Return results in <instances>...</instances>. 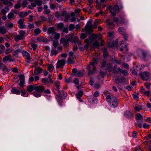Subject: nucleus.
I'll use <instances>...</instances> for the list:
<instances>
[{
  "label": "nucleus",
  "mask_w": 151,
  "mask_h": 151,
  "mask_svg": "<svg viewBox=\"0 0 151 151\" xmlns=\"http://www.w3.org/2000/svg\"><path fill=\"white\" fill-rule=\"evenodd\" d=\"M106 99L112 107L114 108L118 105L117 99L115 97L108 95L106 97Z\"/></svg>",
  "instance_id": "obj_1"
},
{
  "label": "nucleus",
  "mask_w": 151,
  "mask_h": 151,
  "mask_svg": "<svg viewBox=\"0 0 151 151\" xmlns=\"http://www.w3.org/2000/svg\"><path fill=\"white\" fill-rule=\"evenodd\" d=\"M86 68L88 70V74L91 75L95 73L96 67L92 64L91 62H90L89 64L87 66Z\"/></svg>",
  "instance_id": "obj_2"
},
{
  "label": "nucleus",
  "mask_w": 151,
  "mask_h": 151,
  "mask_svg": "<svg viewBox=\"0 0 151 151\" xmlns=\"http://www.w3.org/2000/svg\"><path fill=\"white\" fill-rule=\"evenodd\" d=\"M69 57L67 61V63L69 64H73L75 63L74 60L75 56L74 55V53L72 51H69L68 53Z\"/></svg>",
  "instance_id": "obj_3"
},
{
  "label": "nucleus",
  "mask_w": 151,
  "mask_h": 151,
  "mask_svg": "<svg viewBox=\"0 0 151 151\" xmlns=\"http://www.w3.org/2000/svg\"><path fill=\"white\" fill-rule=\"evenodd\" d=\"M141 58L145 61H147L150 59L151 56L147 51L142 50L141 51Z\"/></svg>",
  "instance_id": "obj_4"
},
{
  "label": "nucleus",
  "mask_w": 151,
  "mask_h": 151,
  "mask_svg": "<svg viewBox=\"0 0 151 151\" xmlns=\"http://www.w3.org/2000/svg\"><path fill=\"white\" fill-rule=\"evenodd\" d=\"M139 76L142 80L147 81L149 79L150 74L146 71L144 72H141L139 73Z\"/></svg>",
  "instance_id": "obj_5"
},
{
  "label": "nucleus",
  "mask_w": 151,
  "mask_h": 151,
  "mask_svg": "<svg viewBox=\"0 0 151 151\" xmlns=\"http://www.w3.org/2000/svg\"><path fill=\"white\" fill-rule=\"evenodd\" d=\"M113 21L117 24H123L125 22L124 17L122 15H119L118 17H114Z\"/></svg>",
  "instance_id": "obj_6"
},
{
  "label": "nucleus",
  "mask_w": 151,
  "mask_h": 151,
  "mask_svg": "<svg viewBox=\"0 0 151 151\" xmlns=\"http://www.w3.org/2000/svg\"><path fill=\"white\" fill-rule=\"evenodd\" d=\"M66 61L65 59L59 60L56 64V68H62L65 65Z\"/></svg>",
  "instance_id": "obj_7"
},
{
  "label": "nucleus",
  "mask_w": 151,
  "mask_h": 151,
  "mask_svg": "<svg viewBox=\"0 0 151 151\" xmlns=\"http://www.w3.org/2000/svg\"><path fill=\"white\" fill-rule=\"evenodd\" d=\"M110 11L112 15L115 16L116 14L118 13L119 12V6L117 5H115L112 8L110 9Z\"/></svg>",
  "instance_id": "obj_8"
},
{
  "label": "nucleus",
  "mask_w": 151,
  "mask_h": 151,
  "mask_svg": "<svg viewBox=\"0 0 151 151\" xmlns=\"http://www.w3.org/2000/svg\"><path fill=\"white\" fill-rule=\"evenodd\" d=\"M22 55L25 59V61L27 63H29L30 61V55L28 52L26 51L22 52Z\"/></svg>",
  "instance_id": "obj_9"
},
{
  "label": "nucleus",
  "mask_w": 151,
  "mask_h": 151,
  "mask_svg": "<svg viewBox=\"0 0 151 151\" xmlns=\"http://www.w3.org/2000/svg\"><path fill=\"white\" fill-rule=\"evenodd\" d=\"M45 89V88L43 86H36L35 85L34 90L40 93H42Z\"/></svg>",
  "instance_id": "obj_10"
},
{
  "label": "nucleus",
  "mask_w": 151,
  "mask_h": 151,
  "mask_svg": "<svg viewBox=\"0 0 151 151\" xmlns=\"http://www.w3.org/2000/svg\"><path fill=\"white\" fill-rule=\"evenodd\" d=\"M108 47H117L118 46L117 42L116 41H107Z\"/></svg>",
  "instance_id": "obj_11"
},
{
  "label": "nucleus",
  "mask_w": 151,
  "mask_h": 151,
  "mask_svg": "<svg viewBox=\"0 0 151 151\" xmlns=\"http://www.w3.org/2000/svg\"><path fill=\"white\" fill-rule=\"evenodd\" d=\"M42 71L43 70L39 66H37L35 68V69L33 75H38L39 74L41 73Z\"/></svg>",
  "instance_id": "obj_12"
},
{
  "label": "nucleus",
  "mask_w": 151,
  "mask_h": 151,
  "mask_svg": "<svg viewBox=\"0 0 151 151\" xmlns=\"http://www.w3.org/2000/svg\"><path fill=\"white\" fill-rule=\"evenodd\" d=\"M107 73V71L106 68L103 69L101 68V71L98 77L99 78H103Z\"/></svg>",
  "instance_id": "obj_13"
},
{
  "label": "nucleus",
  "mask_w": 151,
  "mask_h": 151,
  "mask_svg": "<svg viewBox=\"0 0 151 151\" xmlns=\"http://www.w3.org/2000/svg\"><path fill=\"white\" fill-rule=\"evenodd\" d=\"M42 82L45 85L49 86V83H53V81L52 80L48 79L47 78H42Z\"/></svg>",
  "instance_id": "obj_14"
},
{
  "label": "nucleus",
  "mask_w": 151,
  "mask_h": 151,
  "mask_svg": "<svg viewBox=\"0 0 151 151\" xmlns=\"http://www.w3.org/2000/svg\"><path fill=\"white\" fill-rule=\"evenodd\" d=\"M60 44H63V46H67L69 45V42L65 38H62L60 40Z\"/></svg>",
  "instance_id": "obj_15"
},
{
  "label": "nucleus",
  "mask_w": 151,
  "mask_h": 151,
  "mask_svg": "<svg viewBox=\"0 0 151 151\" xmlns=\"http://www.w3.org/2000/svg\"><path fill=\"white\" fill-rule=\"evenodd\" d=\"M56 29L53 27H50L48 28L47 33L49 35H53L55 33Z\"/></svg>",
  "instance_id": "obj_16"
},
{
  "label": "nucleus",
  "mask_w": 151,
  "mask_h": 151,
  "mask_svg": "<svg viewBox=\"0 0 151 151\" xmlns=\"http://www.w3.org/2000/svg\"><path fill=\"white\" fill-rule=\"evenodd\" d=\"M125 78L123 77H118L115 79V81L116 83H122L125 81Z\"/></svg>",
  "instance_id": "obj_17"
},
{
  "label": "nucleus",
  "mask_w": 151,
  "mask_h": 151,
  "mask_svg": "<svg viewBox=\"0 0 151 151\" xmlns=\"http://www.w3.org/2000/svg\"><path fill=\"white\" fill-rule=\"evenodd\" d=\"M92 20L89 19L88 21L87 22L86 25L87 28L89 29V31L91 33L92 32L91 30V28H92Z\"/></svg>",
  "instance_id": "obj_18"
},
{
  "label": "nucleus",
  "mask_w": 151,
  "mask_h": 151,
  "mask_svg": "<svg viewBox=\"0 0 151 151\" xmlns=\"http://www.w3.org/2000/svg\"><path fill=\"white\" fill-rule=\"evenodd\" d=\"M60 82L57 81L54 82V83L53 88L56 91H58L60 89Z\"/></svg>",
  "instance_id": "obj_19"
},
{
  "label": "nucleus",
  "mask_w": 151,
  "mask_h": 151,
  "mask_svg": "<svg viewBox=\"0 0 151 151\" xmlns=\"http://www.w3.org/2000/svg\"><path fill=\"white\" fill-rule=\"evenodd\" d=\"M74 36L73 34L72 35H69L65 37V38L68 42L70 41L71 42H74V40H73V37Z\"/></svg>",
  "instance_id": "obj_20"
},
{
  "label": "nucleus",
  "mask_w": 151,
  "mask_h": 151,
  "mask_svg": "<svg viewBox=\"0 0 151 151\" xmlns=\"http://www.w3.org/2000/svg\"><path fill=\"white\" fill-rule=\"evenodd\" d=\"M136 119L137 122H138L139 120H140L141 122H142L143 117L140 114L138 113L136 115Z\"/></svg>",
  "instance_id": "obj_21"
},
{
  "label": "nucleus",
  "mask_w": 151,
  "mask_h": 151,
  "mask_svg": "<svg viewBox=\"0 0 151 151\" xmlns=\"http://www.w3.org/2000/svg\"><path fill=\"white\" fill-rule=\"evenodd\" d=\"M117 70L121 73H122L124 76H126L128 75V73L126 70H122L120 68H118L117 69Z\"/></svg>",
  "instance_id": "obj_22"
},
{
  "label": "nucleus",
  "mask_w": 151,
  "mask_h": 151,
  "mask_svg": "<svg viewBox=\"0 0 151 151\" xmlns=\"http://www.w3.org/2000/svg\"><path fill=\"white\" fill-rule=\"evenodd\" d=\"M11 91L12 93L18 95H19L20 93V91L17 89L15 87L12 88V89Z\"/></svg>",
  "instance_id": "obj_23"
},
{
  "label": "nucleus",
  "mask_w": 151,
  "mask_h": 151,
  "mask_svg": "<svg viewBox=\"0 0 151 151\" xmlns=\"http://www.w3.org/2000/svg\"><path fill=\"white\" fill-rule=\"evenodd\" d=\"M16 17V16L14 14L13 12L12 11L9 13L7 15V17L8 19H15Z\"/></svg>",
  "instance_id": "obj_24"
},
{
  "label": "nucleus",
  "mask_w": 151,
  "mask_h": 151,
  "mask_svg": "<svg viewBox=\"0 0 151 151\" xmlns=\"http://www.w3.org/2000/svg\"><path fill=\"white\" fill-rule=\"evenodd\" d=\"M125 116L128 118H132L133 117V116L131 112L129 111H127L124 112Z\"/></svg>",
  "instance_id": "obj_25"
},
{
  "label": "nucleus",
  "mask_w": 151,
  "mask_h": 151,
  "mask_svg": "<svg viewBox=\"0 0 151 151\" xmlns=\"http://www.w3.org/2000/svg\"><path fill=\"white\" fill-rule=\"evenodd\" d=\"M6 32V28L4 26H0V33L4 34Z\"/></svg>",
  "instance_id": "obj_26"
},
{
  "label": "nucleus",
  "mask_w": 151,
  "mask_h": 151,
  "mask_svg": "<svg viewBox=\"0 0 151 151\" xmlns=\"http://www.w3.org/2000/svg\"><path fill=\"white\" fill-rule=\"evenodd\" d=\"M9 10V9L8 7H5L4 9H2L1 12L3 14L5 15Z\"/></svg>",
  "instance_id": "obj_27"
},
{
  "label": "nucleus",
  "mask_w": 151,
  "mask_h": 151,
  "mask_svg": "<svg viewBox=\"0 0 151 151\" xmlns=\"http://www.w3.org/2000/svg\"><path fill=\"white\" fill-rule=\"evenodd\" d=\"M55 48H52L51 50V55H56L58 53V50H56Z\"/></svg>",
  "instance_id": "obj_28"
},
{
  "label": "nucleus",
  "mask_w": 151,
  "mask_h": 151,
  "mask_svg": "<svg viewBox=\"0 0 151 151\" xmlns=\"http://www.w3.org/2000/svg\"><path fill=\"white\" fill-rule=\"evenodd\" d=\"M35 85H30L27 86V90L29 92H32L34 90Z\"/></svg>",
  "instance_id": "obj_29"
},
{
  "label": "nucleus",
  "mask_w": 151,
  "mask_h": 151,
  "mask_svg": "<svg viewBox=\"0 0 151 151\" xmlns=\"http://www.w3.org/2000/svg\"><path fill=\"white\" fill-rule=\"evenodd\" d=\"M110 20L109 19H107L106 20V22L110 28H112L114 26V24L113 22H110Z\"/></svg>",
  "instance_id": "obj_30"
},
{
  "label": "nucleus",
  "mask_w": 151,
  "mask_h": 151,
  "mask_svg": "<svg viewBox=\"0 0 151 151\" xmlns=\"http://www.w3.org/2000/svg\"><path fill=\"white\" fill-rule=\"evenodd\" d=\"M47 70L49 72H52L54 69V67L52 64H47Z\"/></svg>",
  "instance_id": "obj_31"
},
{
  "label": "nucleus",
  "mask_w": 151,
  "mask_h": 151,
  "mask_svg": "<svg viewBox=\"0 0 151 151\" xmlns=\"http://www.w3.org/2000/svg\"><path fill=\"white\" fill-rule=\"evenodd\" d=\"M119 32L122 35L124 34L126 32V31L124 28L122 27H119L118 29Z\"/></svg>",
  "instance_id": "obj_32"
},
{
  "label": "nucleus",
  "mask_w": 151,
  "mask_h": 151,
  "mask_svg": "<svg viewBox=\"0 0 151 151\" xmlns=\"http://www.w3.org/2000/svg\"><path fill=\"white\" fill-rule=\"evenodd\" d=\"M74 38L75 39V40L74 41V42L75 43L77 44L78 45V46L81 45V41H80L78 40V38L77 37H75Z\"/></svg>",
  "instance_id": "obj_33"
},
{
  "label": "nucleus",
  "mask_w": 151,
  "mask_h": 151,
  "mask_svg": "<svg viewBox=\"0 0 151 151\" xmlns=\"http://www.w3.org/2000/svg\"><path fill=\"white\" fill-rule=\"evenodd\" d=\"M134 109L137 111H139L142 109V106L141 105H137L134 107Z\"/></svg>",
  "instance_id": "obj_34"
},
{
  "label": "nucleus",
  "mask_w": 151,
  "mask_h": 151,
  "mask_svg": "<svg viewBox=\"0 0 151 151\" xmlns=\"http://www.w3.org/2000/svg\"><path fill=\"white\" fill-rule=\"evenodd\" d=\"M106 69L107 71L108 70L109 72H111L112 71V65L110 64H107L106 66Z\"/></svg>",
  "instance_id": "obj_35"
},
{
  "label": "nucleus",
  "mask_w": 151,
  "mask_h": 151,
  "mask_svg": "<svg viewBox=\"0 0 151 151\" xmlns=\"http://www.w3.org/2000/svg\"><path fill=\"white\" fill-rule=\"evenodd\" d=\"M103 49V56L104 57H106L108 56V52L107 51L106 48H104Z\"/></svg>",
  "instance_id": "obj_36"
},
{
  "label": "nucleus",
  "mask_w": 151,
  "mask_h": 151,
  "mask_svg": "<svg viewBox=\"0 0 151 151\" xmlns=\"http://www.w3.org/2000/svg\"><path fill=\"white\" fill-rule=\"evenodd\" d=\"M69 52V50H66L65 53H62L61 54V56L63 58H66L68 56L67 52L68 53Z\"/></svg>",
  "instance_id": "obj_37"
},
{
  "label": "nucleus",
  "mask_w": 151,
  "mask_h": 151,
  "mask_svg": "<svg viewBox=\"0 0 151 151\" xmlns=\"http://www.w3.org/2000/svg\"><path fill=\"white\" fill-rule=\"evenodd\" d=\"M32 93L33 94V95L36 97H40L41 96V93L38 92H33Z\"/></svg>",
  "instance_id": "obj_38"
},
{
  "label": "nucleus",
  "mask_w": 151,
  "mask_h": 151,
  "mask_svg": "<svg viewBox=\"0 0 151 151\" xmlns=\"http://www.w3.org/2000/svg\"><path fill=\"white\" fill-rule=\"evenodd\" d=\"M21 0H19L18 1L17 3L15 4L14 6V8L15 9H18L20 8L21 6V5L20 4Z\"/></svg>",
  "instance_id": "obj_39"
},
{
  "label": "nucleus",
  "mask_w": 151,
  "mask_h": 151,
  "mask_svg": "<svg viewBox=\"0 0 151 151\" xmlns=\"http://www.w3.org/2000/svg\"><path fill=\"white\" fill-rule=\"evenodd\" d=\"M11 57V56L10 55H8L5 56L3 59V62H5L6 61H9L10 58Z\"/></svg>",
  "instance_id": "obj_40"
},
{
  "label": "nucleus",
  "mask_w": 151,
  "mask_h": 151,
  "mask_svg": "<svg viewBox=\"0 0 151 151\" xmlns=\"http://www.w3.org/2000/svg\"><path fill=\"white\" fill-rule=\"evenodd\" d=\"M23 39L19 35H15L14 37V39L16 41L18 42L19 40Z\"/></svg>",
  "instance_id": "obj_41"
},
{
  "label": "nucleus",
  "mask_w": 151,
  "mask_h": 151,
  "mask_svg": "<svg viewBox=\"0 0 151 151\" xmlns=\"http://www.w3.org/2000/svg\"><path fill=\"white\" fill-rule=\"evenodd\" d=\"M28 4L27 1L26 0H24L22 1V6L23 8H24Z\"/></svg>",
  "instance_id": "obj_42"
},
{
  "label": "nucleus",
  "mask_w": 151,
  "mask_h": 151,
  "mask_svg": "<svg viewBox=\"0 0 151 151\" xmlns=\"http://www.w3.org/2000/svg\"><path fill=\"white\" fill-rule=\"evenodd\" d=\"M25 34V32L24 31L20 30L19 31V35L21 36L22 38L24 37V35Z\"/></svg>",
  "instance_id": "obj_43"
},
{
  "label": "nucleus",
  "mask_w": 151,
  "mask_h": 151,
  "mask_svg": "<svg viewBox=\"0 0 151 151\" xmlns=\"http://www.w3.org/2000/svg\"><path fill=\"white\" fill-rule=\"evenodd\" d=\"M19 78L20 79V81H21L22 82H24L25 81V77L24 75L23 74H21L19 76Z\"/></svg>",
  "instance_id": "obj_44"
},
{
  "label": "nucleus",
  "mask_w": 151,
  "mask_h": 151,
  "mask_svg": "<svg viewBox=\"0 0 151 151\" xmlns=\"http://www.w3.org/2000/svg\"><path fill=\"white\" fill-rule=\"evenodd\" d=\"M98 62V59L97 58H93V61H91L92 64L95 66V65L97 64V62Z\"/></svg>",
  "instance_id": "obj_45"
},
{
  "label": "nucleus",
  "mask_w": 151,
  "mask_h": 151,
  "mask_svg": "<svg viewBox=\"0 0 151 151\" xmlns=\"http://www.w3.org/2000/svg\"><path fill=\"white\" fill-rule=\"evenodd\" d=\"M98 62V59L97 58H93V61H91L92 64L95 66V65L97 64V62Z\"/></svg>",
  "instance_id": "obj_46"
},
{
  "label": "nucleus",
  "mask_w": 151,
  "mask_h": 151,
  "mask_svg": "<svg viewBox=\"0 0 151 151\" xmlns=\"http://www.w3.org/2000/svg\"><path fill=\"white\" fill-rule=\"evenodd\" d=\"M14 24L10 22L6 24V27L7 28H11L13 27Z\"/></svg>",
  "instance_id": "obj_47"
},
{
  "label": "nucleus",
  "mask_w": 151,
  "mask_h": 151,
  "mask_svg": "<svg viewBox=\"0 0 151 151\" xmlns=\"http://www.w3.org/2000/svg\"><path fill=\"white\" fill-rule=\"evenodd\" d=\"M64 27V24L62 23H60L57 24L58 28L60 29H62Z\"/></svg>",
  "instance_id": "obj_48"
},
{
  "label": "nucleus",
  "mask_w": 151,
  "mask_h": 151,
  "mask_svg": "<svg viewBox=\"0 0 151 151\" xmlns=\"http://www.w3.org/2000/svg\"><path fill=\"white\" fill-rule=\"evenodd\" d=\"M75 28V26L74 24H71L69 25V28L70 31H72Z\"/></svg>",
  "instance_id": "obj_49"
},
{
  "label": "nucleus",
  "mask_w": 151,
  "mask_h": 151,
  "mask_svg": "<svg viewBox=\"0 0 151 151\" xmlns=\"http://www.w3.org/2000/svg\"><path fill=\"white\" fill-rule=\"evenodd\" d=\"M41 32V30L39 28L35 29L34 30V33L37 35H38Z\"/></svg>",
  "instance_id": "obj_50"
},
{
  "label": "nucleus",
  "mask_w": 151,
  "mask_h": 151,
  "mask_svg": "<svg viewBox=\"0 0 151 151\" xmlns=\"http://www.w3.org/2000/svg\"><path fill=\"white\" fill-rule=\"evenodd\" d=\"M60 37V34L59 33H55V34L54 38L55 40H58Z\"/></svg>",
  "instance_id": "obj_51"
},
{
  "label": "nucleus",
  "mask_w": 151,
  "mask_h": 151,
  "mask_svg": "<svg viewBox=\"0 0 151 151\" xmlns=\"http://www.w3.org/2000/svg\"><path fill=\"white\" fill-rule=\"evenodd\" d=\"M120 46L122 47H127V45H125V43L124 41H122L120 42Z\"/></svg>",
  "instance_id": "obj_52"
},
{
  "label": "nucleus",
  "mask_w": 151,
  "mask_h": 151,
  "mask_svg": "<svg viewBox=\"0 0 151 151\" xmlns=\"http://www.w3.org/2000/svg\"><path fill=\"white\" fill-rule=\"evenodd\" d=\"M35 2L38 6H41L42 4V0H35Z\"/></svg>",
  "instance_id": "obj_53"
},
{
  "label": "nucleus",
  "mask_w": 151,
  "mask_h": 151,
  "mask_svg": "<svg viewBox=\"0 0 151 151\" xmlns=\"http://www.w3.org/2000/svg\"><path fill=\"white\" fill-rule=\"evenodd\" d=\"M83 75L82 73L80 71H78L75 76H77L80 77Z\"/></svg>",
  "instance_id": "obj_54"
},
{
  "label": "nucleus",
  "mask_w": 151,
  "mask_h": 151,
  "mask_svg": "<svg viewBox=\"0 0 151 151\" xmlns=\"http://www.w3.org/2000/svg\"><path fill=\"white\" fill-rule=\"evenodd\" d=\"M114 33L112 32H109L108 33V37L110 38H113L114 37Z\"/></svg>",
  "instance_id": "obj_55"
},
{
  "label": "nucleus",
  "mask_w": 151,
  "mask_h": 151,
  "mask_svg": "<svg viewBox=\"0 0 151 151\" xmlns=\"http://www.w3.org/2000/svg\"><path fill=\"white\" fill-rule=\"evenodd\" d=\"M106 62L105 61H104L102 64V66L101 67V69H105L106 68Z\"/></svg>",
  "instance_id": "obj_56"
},
{
  "label": "nucleus",
  "mask_w": 151,
  "mask_h": 151,
  "mask_svg": "<svg viewBox=\"0 0 151 151\" xmlns=\"http://www.w3.org/2000/svg\"><path fill=\"white\" fill-rule=\"evenodd\" d=\"M83 94V91H78V93L76 94V97L79 96L81 97Z\"/></svg>",
  "instance_id": "obj_57"
},
{
  "label": "nucleus",
  "mask_w": 151,
  "mask_h": 151,
  "mask_svg": "<svg viewBox=\"0 0 151 151\" xmlns=\"http://www.w3.org/2000/svg\"><path fill=\"white\" fill-rule=\"evenodd\" d=\"M65 82L67 83H69L72 82V80L71 78H65Z\"/></svg>",
  "instance_id": "obj_58"
},
{
  "label": "nucleus",
  "mask_w": 151,
  "mask_h": 151,
  "mask_svg": "<svg viewBox=\"0 0 151 151\" xmlns=\"http://www.w3.org/2000/svg\"><path fill=\"white\" fill-rule=\"evenodd\" d=\"M12 50L10 48H8L5 51V53L7 55L10 52H12Z\"/></svg>",
  "instance_id": "obj_59"
},
{
  "label": "nucleus",
  "mask_w": 151,
  "mask_h": 151,
  "mask_svg": "<svg viewBox=\"0 0 151 151\" xmlns=\"http://www.w3.org/2000/svg\"><path fill=\"white\" fill-rule=\"evenodd\" d=\"M26 25L24 24V23L21 24H19L18 25L19 27L21 29H23L26 28Z\"/></svg>",
  "instance_id": "obj_60"
},
{
  "label": "nucleus",
  "mask_w": 151,
  "mask_h": 151,
  "mask_svg": "<svg viewBox=\"0 0 151 151\" xmlns=\"http://www.w3.org/2000/svg\"><path fill=\"white\" fill-rule=\"evenodd\" d=\"M123 36L124 39L126 41L127 40V38L128 37V35L126 32L122 35Z\"/></svg>",
  "instance_id": "obj_61"
},
{
  "label": "nucleus",
  "mask_w": 151,
  "mask_h": 151,
  "mask_svg": "<svg viewBox=\"0 0 151 151\" xmlns=\"http://www.w3.org/2000/svg\"><path fill=\"white\" fill-rule=\"evenodd\" d=\"M113 60L114 62H115L118 64H120L121 63V61L119 60H117L115 58H114Z\"/></svg>",
  "instance_id": "obj_62"
},
{
  "label": "nucleus",
  "mask_w": 151,
  "mask_h": 151,
  "mask_svg": "<svg viewBox=\"0 0 151 151\" xmlns=\"http://www.w3.org/2000/svg\"><path fill=\"white\" fill-rule=\"evenodd\" d=\"M67 12L65 10H64L61 13V16L63 17H65L67 15Z\"/></svg>",
  "instance_id": "obj_63"
},
{
  "label": "nucleus",
  "mask_w": 151,
  "mask_h": 151,
  "mask_svg": "<svg viewBox=\"0 0 151 151\" xmlns=\"http://www.w3.org/2000/svg\"><path fill=\"white\" fill-rule=\"evenodd\" d=\"M41 41L42 42H46L47 43L48 42L49 40H48V39L45 38H42L41 39Z\"/></svg>",
  "instance_id": "obj_64"
}]
</instances>
